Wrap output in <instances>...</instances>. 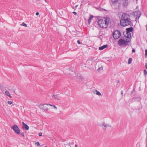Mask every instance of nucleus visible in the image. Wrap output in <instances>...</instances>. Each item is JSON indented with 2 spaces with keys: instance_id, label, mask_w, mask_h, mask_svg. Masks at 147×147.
<instances>
[{
  "instance_id": "f03ea898",
  "label": "nucleus",
  "mask_w": 147,
  "mask_h": 147,
  "mask_svg": "<svg viewBox=\"0 0 147 147\" xmlns=\"http://www.w3.org/2000/svg\"><path fill=\"white\" fill-rule=\"evenodd\" d=\"M109 21L110 19L109 18H105L104 19L98 20V24L100 27L103 28H106L107 27Z\"/></svg>"
},
{
  "instance_id": "72a5a7b5",
  "label": "nucleus",
  "mask_w": 147,
  "mask_h": 147,
  "mask_svg": "<svg viewBox=\"0 0 147 147\" xmlns=\"http://www.w3.org/2000/svg\"><path fill=\"white\" fill-rule=\"evenodd\" d=\"M45 147H47V146H45Z\"/></svg>"
},
{
  "instance_id": "0eeeda50",
  "label": "nucleus",
  "mask_w": 147,
  "mask_h": 147,
  "mask_svg": "<svg viewBox=\"0 0 147 147\" xmlns=\"http://www.w3.org/2000/svg\"><path fill=\"white\" fill-rule=\"evenodd\" d=\"M49 105L48 104H41L39 105L38 107L40 109L45 111H47L48 110V109L47 107V105Z\"/></svg>"
},
{
  "instance_id": "f3484780",
  "label": "nucleus",
  "mask_w": 147,
  "mask_h": 147,
  "mask_svg": "<svg viewBox=\"0 0 147 147\" xmlns=\"http://www.w3.org/2000/svg\"><path fill=\"white\" fill-rule=\"evenodd\" d=\"M132 61V59L131 58H130L129 59L128 61V63L129 64H130L131 63Z\"/></svg>"
},
{
  "instance_id": "423d86ee",
  "label": "nucleus",
  "mask_w": 147,
  "mask_h": 147,
  "mask_svg": "<svg viewBox=\"0 0 147 147\" xmlns=\"http://www.w3.org/2000/svg\"><path fill=\"white\" fill-rule=\"evenodd\" d=\"M134 30L133 28L132 27H130L127 28L126 29L127 33V35H126L127 38H130L131 37V35L130 32H132Z\"/></svg>"
},
{
  "instance_id": "7ed1b4c3",
  "label": "nucleus",
  "mask_w": 147,
  "mask_h": 147,
  "mask_svg": "<svg viewBox=\"0 0 147 147\" xmlns=\"http://www.w3.org/2000/svg\"><path fill=\"white\" fill-rule=\"evenodd\" d=\"M130 41V38H128L126 40L122 38H121L119 40L118 44L119 46L126 45H127L128 43Z\"/></svg>"
},
{
  "instance_id": "20e7f679",
  "label": "nucleus",
  "mask_w": 147,
  "mask_h": 147,
  "mask_svg": "<svg viewBox=\"0 0 147 147\" xmlns=\"http://www.w3.org/2000/svg\"><path fill=\"white\" fill-rule=\"evenodd\" d=\"M11 128L17 134H20V129L17 125H14L11 127Z\"/></svg>"
},
{
  "instance_id": "39448f33",
  "label": "nucleus",
  "mask_w": 147,
  "mask_h": 147,
  "mask_svg": "<svg viewBox=\"0 0 147 147\" xmlns=\"http://www.w3.org/2000/svg\"><path fill=\"white\" fill-rule=\"evenodd\" d=\"M121 36L120 32L118 30H116L113 33V37L114 38L116 39L119 38Z\"/></svg>"
},
{
  "instance_id": "1a4fd4ad",
  "label": "nucleus",
  "mask_w": 147,
  "mask_h": 147,
  "mask_svg": "<svg viewBox=\"0 0 147 147\" xmlns=\"http://www.w3.org/2000/svg\"><path fill=\"white\" fill-rule=\"evenodd\" d=\"M92 92L94 94H96L98 96H102V95L101 93L98 91L96 89H94L92 90Z\"/></svg>"
},
{
  "instance_id": "7c9ffc66",
  "label": "nucleus",
  "mask_w": 147,
  "mask_h": 147,
  "mask_svg": "<svg viewBox=\"0 0 147 147\" xmlns=\"http://www.w3.org/2000/svg\"><path fill=\"white\" fill-rule=\"evenodd\" d=\"M145 67L147 69V65L146 63V64L145 65Z\"/></svg>"
},
{
  "instance_id": "6ab92c4d",
  "label": "nucleus",
  "mask_w": 147,
  "mask_h": 147,
  "mask_svg": "<svg viewBox=\"0 0 147 147\" xmlns=\"http://www.w3.org/2000/svg\"><path fill=\"white\" fill-rule=\"evenodd\" d=\"M49 105H50V106H53V107H54L55 109H57V107H56L55 105H51V104H49Z\"/></svg>"
},
{
  "instance_id": "bb28decb",
  "label": "nucleus",
  "mask_w": 147,
  "mask_h": 147,
  "mask_svg": "<svg viewBox=\"0 0 147 147\" xmlns=\"http://www.w3.org/2000/svg\"><path fill=\"white\" fill-rule=\"evenodd\" d=\"M132 52L133 53L135 52V50L134 49H133L132 50Z\"/></svg>"
},
{
  "instance_id": "2f4dec72",
  "label": "nucleus",
  "mask_w": 147,
  "mask_h": 147,
  "mask_svg": "<svg viewBox=\"0 0 147 147\" xmlns=\"http://www.w3.org/2000/svg\"><path fill=\"white\" fill-rule=\"evenodd\" d=\"M75 147H78V145H77V144H76L75 145Z\"/></svg>"
},
{
  "instance_id": "9d476101",
  "label": "nucleus",
  "mask_w": 147,
  "mask_h": 147,
  "mask_svg": "<svg viewBox=\"0 0 147 147\" xmlns=\"http://www.w3.org/2000/svg\"><path fill=\"white\" fill-rule=\"evenodd\" d=\"M102 126L103 127V129L105 130L106 128L108 127H111V125H108L106 124L105 123H103L102 124Z\"/></svg>"
},
{
  "instance_id": "412c9836",
  "label": "nucleus",
  "mask_w": 147,
  "mask_h": 147,
  "mask_svg": "<svg viewBox=\"0 0 147 147\" xmlns=\"http://www.w3.org/2000/svg\"><path fill=\"white\" fill-rule=\"evenodd\" d=\"M7 103L9 105H11L12 103V102L11 101H9L7 102Z\"/></svg>"
},
{
  "instance_id": "4468645a",
  "label": "nucleus",
  "mask_w": 147,
  "mask_h": 147,
  "mask_svg": "<svg viewBox=\"0 0 147 147\" xmlns=\"http://www.w3.org/2000/svg\"><path fill=\"white\" fill-rule=\"evenodd\" d=\"M5 94L6 95L8 96L10 98H12V96L10 95L9 92L8 91H5Z\"/></svg>"
},
{
  "instance_id": "c756f323",
  "label": "nucleus",
  "mask_w": 147,
  "mask_h": 147,
  "mask_svg": "<svg viewBox=\"0 0 147 147\" xmlns=\"http://www.w3.org/2000/svg\"><path fill=\"white\" fill-rule=\"evenodd\" d=\"M93 60V59L92 58L90 60V61H92ZM89 61H90V60L88 61L87 62H88Z\"/></svg>"
},
{
  "instance_id": "2eb2a0df",
  "label": "nucleus",
  "mask_w": 147,
  "mask_h": 147,
  "mask_svg": "<svg viewBox=\"0 0 147 147\" xmlns=\"http://www.w3.org/2000/svg\"><path fill=\"white\" fill-rule=\"evenodd\" d=\"M93 17H94L93 16H92V15L90 16V18H89V19H88V23L89 24H90V23L91 21V20L92 19V18H93Z\"/></svg>"
},
{
  "instance_id": "a211bd4d",
  "label": "nucleus",
  "mask_w": 147,
  "mask_h": 147,
  "mask_svg": "<svg viewBox=\"0 0 147 147\" xmlns=\"http://www.w3.org/2000/svg\"><path fill=\"white\" fill-rule=\"evenodd\" d=\"M144 74L145 76H146L147 74V71L146 70H144Z\"/></svg>"
},
{
  "instance_id": "ddd939ff",
  "label": "nucleus",
  "mask_w": 147,
  "mask_h": 147,
  "mask_svg": "<svg viewBox=\"0 0 147 147\" xmlns=\"http://www.w3.org/2000/svg\"><path fill=\"white\" fill-rule=\"evenodd\" d=\"M52 96L53 98H54L56 100H60L59 97L57 95H52Z\"/></svg>"
},
{
  "instance_id": "9b49d317",
  "label": "nucleus",
  "mask_w": 147,
  "mask_h": 147,
  "mask_svg": "<svg viewBox=\"0 0 147 147\" xmlns=\"http://www.w3.org/2000/svg\"><path fill=\"white\" fill-rule=\"evenodd\" d=\"M23 127L25 128L26 130H28L29 129V126L26 124L24 123V122L22 123Z\"/></svg>"
},
{
  "instance_id": "473e14b6",
  "label": "nucleus",
  "mask_w": 147,
  "mask_h": 147,
  "mask_svg": "<svg viewBox=\"0 0 147 147\" xmlns=\"http://www.w3.org/2000/svg\"><path fill=\"white\" fill-rule=\"evenodd\" d=\"M45 2H46V0H45Z\"/></svg>"
},
{
  "instance_id": "393cba45",
  "label": "nucleus",
  "mask_w": 147,
  "mask_h": 147,
  "mask_svg": "<svg viewBox=\"0 0 147 147\" xmlns=\"http://www.w3.org/2000/svg\"><path fill=\"white\" fill-rule=\"evenodd\" d=\"M77 42L78 43V44H81V43L79 40H78L77 41Z\"/></svg>"
},
{
  "instance_id": "c85d7f7f",
  "label": "nucleus",
  "mask_w": 147,
  "mask_h": 147,
  "mask_svg": "<svg viewBox=\"0 0 147 147\" xmlns=\"http://www.w3.org/2000/svg\"><path fill=\"white\" fill-rule=\"evenodd\" d=\"M36 14L37 16H38L39 15V13L38 12H37L36 13Z\"/></svg>"
},
{
  "instance_id": "5701e85b",
  "label": "nucleus",
  "mask_w": 147,
  "mask_h": 147,
  "mask_svg": "<svg viewBox=\"0 0 147 147\" xmlns=\"http://www.w3.org/2000/svg\"><path fill=\"white\" fill-rule=\"evenodd\" d=\"M21 135L23 136V137H24L25 136V135H24V134L23 133H22L21 134Z\"/></svg>"
},
{
  "instance_id": "a878e982",
  "label": "nucleus",
  "mask_w": 147,
  "mask_h": 147,
  "mask_svg": "<svg viewBox=\"0 0 147 147\" xmlns=\"http://www.w3.org/2000/svg\"><path fill=\"white\" fill-rule=\"evenodd\" d=\"M38 135L39 136H42V133L41 132L39 133Z\"/></svg>"
},
{
  "instance_id": "f257e3e1",
  "label": "nucleus",
  "mask_w": 147,
  "mask_h": 147,
  "mask_svg": "<svg viewBox=\"0 0 147 147\" xmlns=\"http://www.w3.org/2000/svg\"><path fill=\"white\" fill-rule=\"evenodd\" d=\"M122 19L120 21V24L121 26L123 27L129 25L131 23V20L130 15L126 13H123L122 16Z\"/></svg>"
},
{
  "instance_id": "cd10ccee",
  "label": "nucleus",
  "mask_w": 147,
  "mask_h": 147,
  "mask_svg": "<svg viewBox=\"0 0 147 147\" xmlns=\"http://www.w3.org/2000/svg\"><path fill=\"white\" fill-rule=\"evenodd\" d=\"M73 13L75 15H76V14H77V13L76 12H75V11L73 12Z\"/></svg>"
},
{
  "instance_id": "b1692460",
  "label": "nucleus",
  "mask_w": 147,
  "mask_h": 147,
  "mask_svg": "<svg viewBox=\"0 0 147 147\" xmlns=\"http://www.w3.org/2000/svg\"><path fill=\"white\" fill-rule=\"evenodd\" d=\"M145 56L147 57V49L145 50Z\"/></svg>"
},
{
  "instance_id": "4be33fe9",
  "label": "nucleus",
  "mask_w": 147,
  "mask_h": 147,
  "mask_svg": "<svg viewBox=\"0 0 147 147\" xmlns=\"http://www.w3.org/2000/svg\"><path fill=\"white\" fill-rule=\"evenodd\" d=\"M35 144H36L38 146H39L40 145V143L38 142H36L35 143Z\"/></svg>"
},
{
  "instance_id": "aec40b11",
  "label": "nucleus",
  "mask_w": 147,
  "mask_h": 147,
  "mask_svg": "<svg viewBox=\"0 0 147 147\" xmlns=\"http://www.w3.org/2000/svg\"><path fill=\"white\" fill-rule=\"evenodd\" d=\"M21 25H22L23 26H25V27H27V25L26 24H25V23H23L22 24H21Z\"/></svg>"
},
{
  "instance_id": "f8f14e48",
  "label": "nucleus",
  "mask_w": 147,
  "mask_h": 147,
  "mask_svg": "<svg viewBox=\"0 0 147 147\" xmlns=\"http://www.w3.org/2000/svg\"><path fill=\"white\" fill-rule=\"evenodd\" d=\"M107 47V45H105L102 46L100 47L99 48V49L100 50H102L104 49L105 48Z\"/></svg>"
},
{
  "instance_id": "6e6552de",
  "label": "nucleus",
  "mask_w": 147,
  "mask_h": 147,
  "mask_svg": "<svg viewBox=\"0 0 147 147\" xmlns=\"http://www.w3.org/2000/svg\"><path fill=\"white\" fill-rule=\"evenodd\" d=\"M119 3L120 4H122L124 7H126L128 5L127 0H119Z\"/></svg>"
},
{
  "instance_id": "dca6fc26",
  "label": "nucleus",
  "mask_w": 147,
  "mask_h": 147,
  "mask_svg": "<svg viewBox=\"0 0 147 147\" xmlns=\"http://www.w3.org/2000/svg\"><path fill=\"white\" fill-rule=\"evenodd\" d=\"M103 69V67L101 66V67H100L99 68H98L97 70L98 71V72H100L101 71H102Z\"/></svg>"
}]
</instances>
